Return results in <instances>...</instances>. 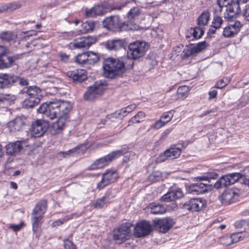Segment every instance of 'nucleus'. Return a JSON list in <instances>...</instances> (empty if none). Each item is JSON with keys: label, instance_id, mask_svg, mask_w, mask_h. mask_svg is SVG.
<instances>
[{"label": "nucleus", "instance_id": "obj_32", "mask_svg": "<svg viewBox=\"0 0 249 249\" xmlns=\"http://www.w3.org/2000/svg\"><path fill=\"white\" fill-rule=\"evenodd\" d=\"M236 228L240 229L241 230L243 229V231H249V220H242L237 221L235 223Z\"/></svg>", "mask_w": 249, "mask_h": 249}, {"label": "nucleus", "instance_id": "obj_13", "mask_svg": "<svg viewBox=\"0 0 249 249\" xmlns=\"http://www.w3.org/2000/svg\"><path fill=\"white\" fill-rule=\"evenodd\" d=\"M27 145L26 142L23 141L9 143L5 146L6 153L11 156H15Z\"/></svg>", "mask_w": 249, "mask_h": 249}, {"label": "nucleus", "instance_id": "obj_39", "mask_svg": "<svg viewBox=\"0 0 249 249\" xmlns=\"http://www.w3.org/2000/svg\"><path fill=\"white\" fill-rule=\"evenodd\" d=\"M219 243L224 246H229L233 244L231 235H225L219 240Z\"/></svg>", "mask_w": 249, "mask_h": 249}, {"label": "nucleus", "instance_id": "obj_54", "mask_svg": "<svg viewBox=\"0 0 249 249\" xmlns=\"http://www.w3.org/2000/svg\"><path fill=\"white\" fill-rule=\"evenodd\" d=\"M64 242V248L65 249H76L75 246L72 242L69 240H65Z\"/></svg>", "mask_w": 249, "mask_h": 249}, {"label": "nucleus", "instance_id": "obj_10", "mask_svg": "<svg viewBox=\"0 0 249 249\" xmlns=\"http://www.w3.org/2000/svg\"><path fill=\"white\" fill-rule=\"evenodd\" d=\"M152 231V225L146 221L138 223L134 228V235L137 237L147 236Z\"/></svg>", "mask_w": 249, "mask_h": 249}, {"label": "nucleus", "instance_id": "obj_31", "mask_svg": "<svg viewBox=\"0 0 249 249\" xmlns=\"http://www.w3.org/2000/svg\"><path fill=\"white\" fill-rule=\"evenodd\" d=\"M108 196H105L97 199L95 201H92L90 203V206L96 209H101L105 206L106 203L108 202Z\"/></svg>", "mask_w": 249, "mask_h": 249}, {"label": "nucleus", "instance_id": "obj_58", "mask_svg": "<svg viewBox=\"0 0 249 249\" xmlns=\"http://www.w3.org/2000/svg\"><path fill=\"white\" fill-rule=\"evenodd\" d=\"M243 14L245 18L249 21V4L246 5Z\"/></svg>", "mask_w": 249, "mask_h": 249}, {"label": "nucleus", "instance_id": "obj_60", "mask_svg": "<svg viewBox=\"0 0 249 249\" xmlns=\"http://www.w3.org/2000/svg\"><path fill=\"white\" fill-rule=\"evenodd\" d=\"M169 158L165 154V151L162 154H161L158 158L157 161L159 162H162L164 161L167 159Z\"/></svg>", "mask_w": 249, "mask_h": 249}, {"label": "nucleus", "instance_id": "obj_62", "mask_svg": "<svg viewBox=\"0 0 249 249\" xmlns=\"http://www.w3.org/2000/svg\"><path fill=\"white\" fill-rule=\"evenodd\" d=\"M22 227V225H11L10 228L14 231H18L20 230Z\"/></svg>", "mask_w": 249, "mask_h": 249}, {"label": "nucleus", "instance_id": "obj_45", "mask_svg": "<svg viewBox=\"0 0 249 249\" xmlns=\"http://www.w3.org/2000/svg\"><path fill=\"white\" fill-rule=\"evenodd\" d=\"M223 20L221 17L215 16L213 18L212 26L215 28H219L223 23Z\"/></svg>", "mask_w": 249, "mask_h": 249}, {"label": "nucleus", "instance_id": "obj_1", "mask_svg": "<svg viewBox=\"0 0 249 249\" xmlns=\"http://www.w3.org/2000/svg\"><path fill=\"white\" fill-rule=\"evenodd\" d=\"M71 107L69 102L55 100L43 104L38 109V111L42 114L44 117L51 120L58 118L57 121L53 123L52 127L54 130L60 132L69 120V114Z\"/></svg>", "mask_w": 249, "mask_h": 249}, {"label": "nucleus", "instance_id": "obj_64", "mask_svg": "<svg viewBox=\"0 0 249 249\" xmlns=\"http://www.w3.org/2000/svg\"><path fill=\"white\" fill-rule=\"evenodd\" d=\"M212 112H213V110H207V111L204 112L202 114H201L199 116L201 118H202V117H204L205 116L208 115Z\"/></svg>", "mask_w": 249, "mask_h": 249}, {"label": "nucleus", "instance_id": "obj_8", "mask_svg": "<svg viewBox=\"0 0 249 249\" xmlns=\"http://www.w3.org/2000/svg\"><path fill=\"white\" fill-rule=\"evenodd\" d=\"M105 89V86L101 82H96L93 85L89 87L85 93V98L87 100H93L101 96Z\"/></svg>", "mask_w": 249, "mask_h": 249}, {"label": "nucleus", "instance_id": "obj_4", "mask_svg": "<svg viewBox=\"0 0 249 249\" xmlns=\"http://www.w3.org/2000/svg\"><path fill=\"white\" fill-rule=\"evenodd\" d=\"M148 44L144 41H136L129 44L127 52V57L137 59L143 56L148 49Z\"/></svg>", "mask_w": 249, "mask_h": 249}, {"label": "nucleus", "instance_id": "obj_47", "mask_svg": "<svg viewBox=\"0 0 249 249\" xmlns=\"http://www.w3.org/2000/svg\"><path fill=\"white\" fill-rule=\"evenodd\" d=\"M140 13V9L138 7H134L131 9L128 13V18L129 19H133L138 16Z\"/></svg>", "mask_w": 249, "mask_h": 249}, {"label": "nucleus", "instance_id": "obj_50", "mask_svg": "<svg viewBox=\"0 0 249 249\" xmlns=\"http://www.w3.org/2000/svg\"><path fill=\"white\" fill-rule=\"evenodd\" d=\"M136 107L135 105H131L125 107V108H122L121 110L119 111V112L118 113V115L122 114V116L124 117L126 115V113H129L132 111V110L134 109Z\"/></svg>", "mask_w": 249, "mask_h": 249}, {"label": "nucleus", "instance_id": "obj_11", "mask_svg": "<svg viewBox=\"0 0 249 249\" xmlns=\"http://www.w3.org/2000/svg\"><path fill=\"white\" fill-rule=\"evenodd\" d=\"M118 178L117 174L115 170L107 171L102 175V178L97 184V188L102 189L108 184L115 181Z\"/></svg>", "mask_w": 249, "mask_h": 249}, {"label": "nucleus", "instance_id": "obj_35", "mask_svg": "<svg viewBox=\"0 0 249 249\" xmlns=\"http://www.w3.org/2000/svg\"><path fill=\"white\" fill-rule=\"evenodd\" d=\"M21 7V4L18 2L10 3L2 5L4 12L12 11Z\"/></svg>", "mask_w": 249, "mask_h": 249}, {"label": "nucleus", "instance_id": "obj_21", "mask_svg": "<svg viewBox=\"0 0 249 249\" xmlns=\"http://www.w3.org/2000/svg\"><path fill=\"white\" fill-rule=\"evenodd\" d=\"M183 196V194L181 190L178 189L176 190H173L168 192L162 197V200L164 202H171L175 201L177 199L181 198Z\"/></svg>", "mask_w": 249, "mask_h": 249}, {"label": "nucleus", "instance_id": "obj_28", "mask_svg": "<svg viewBox=\"0 0 249 249\" xmlns=\"http://www.w3.org/2000/svg\"><path fill=\"white\" fill-rule=\"evenodd\" d=\"M210 14L208 11H205L197 18V25L198 26L203 28L207 25L210 20Z\"/></svg>", "mask_w": 249, "mask_h": 249}, {"label": "nucleus", "instance_id": "obj_52", "mask_svg": "<svg viewBox=\"0 0 249 249\" xmlns=\"http://www.w3.org/2000/svg\"><path fill=\"white\" fill-rule=\"evenodd\" d=\"M6 56V59H4L3 61H5L8 65H12V64L18 59V56L16 55L10 56L8 53Z\"/></svg>", "mask_w": 249, "mask_h": 249}, {"label": "nucleus", "instance_id": "obj_22", "mask_svg": "<svg viewBox=\"0 0 249 249\" xmlns=\"http://www.w3.org/2000/svg\"><path fill=\"white\" fill-rule=\"evenodd\" d=\"M67 75L72 78L74 81L78 82H82L87 78L86 71L84 70L68 71Z\"/></svg>", "mask_w": 249, "mask_h": 249}, {"label": "nucleus", "instance_id": "obj_26", "mask_svg": "<svg viewBox=\"0 0 249 249\" xmlns=\"http://www.w3.org/2000/svg\"><path fill=\"white\" fill-rule=\"evenodd\" d=\"M181 153V149L174 145L165 151V154L170 159H174L179 157Z\"/></svg>", "mask_w": 249, "mask_h": 249}, {"label": "nucleus", "instance_id": "obj_29", "mask_svg": "<svg viewBox=\"0 0 249 249\" xmlns=\"http://www.w3.org/2000/svg\"><path fill=\"white\" fill-rule=\"evenodd\" d=\"M207 185L203 183H197L192 184L191 187L192 192L196 193V194H203L207 191Z\"/></svg>", "mask_w": 249, "mask_h": 249}, {"label": "nucleus", "instance_id": "obj_40", "mask_svg": "<svg viewBox=\"0 0 249 249\" xmlns=\"http://www.w3.org/2000/svg\"><path fill=\"white\" fill-rule=\"evenodd\" d=\"M145 116L144 112L139 111L135 116L131 118L130 121L133 123H139L143 121Z\"/></svg>", "mask_w": 249, "mask_h": 249}, {"label": "nucleus", "instance_id": "obj_61", "mask_svg": "<svg viewBox=\"0 0 249 249\" xmlns=\"http://www.w3.org/2000/svg\"><path fill=\"white\" fill-rule=\"evenodd\" d=\"M209 99L210 100L216 98L217 96V91L215 90H213L212 91H211L209 92Z\"/></svg>", "mask_w": 249, "mask_h": 249}, {"label": "nucleus", "instance_id": "obj_42", "mask_svg": "<svg viewBox=\"0 0 249 249\" xmlns=\"http://www.w3.org/2000/svg\"><path fill=\"white\" fill-rule=\"evenodd\" d=\"M189 91V88L186 86L179 87L177 90L178 97L183 98L186 96Z\"/></svg>", "mask_w": 249, "mask_h": 249}, {"label": "nucleus", "instance_id": "obj_53", "mask_svg": "<svg viewBox=\"0 0 249 249\" xmlns=\"http://www.w3.org/2000/svg\"><path fill=\"white\" fill-rule=\"evenodd\" d=\"M9 53V49L4 46L0 45V61L3 56H5Z\"/></svg>", "mask_w": 249, "mask_h": 249}, {"label": "nucleus", "instance_id": "obj_24", "mask_svg": "<svg viewBox=\"0 0 249 249\" xmlns=\"http://www.w3.org/2000/svg\"><path fill=\"white\" fill-rule=\"evenodd\" d=\"M107 47L109 50H119L126 46L124 39H115L109 40L107 42Z\"/></svg>", "mask_w": 249, "mask_h": 249}, {"label": "nucleus", "instance_id": "obj_17", "mask_svg": "<svg viewBox=\"0 0 249 249\" xmlns=\"http://www.w3.org/2000/svg\"><path fill=\"white\" fill-rule=\"evenodd\" d=\"M27 123V119L24 116H19L7 124V127L10 131L16 132L21 130Z\"/></svg>", "mask_w": 249, "mask_h": 249}, {"label": "nucleus", "instance_id": "obj_25", "mask_svg": "<svg viewBox=\"0 0 249 249\" xmlns=\"http://www.w3.org/2000/svg\"><path fill=\"white\" fill-rule=\"evenodd\" d=\"M106 10L103 6L98 5L94 6L91 10L86 12V16L88 17H94L105 13Z\"/></svg>", "mask_w": 249, "mask_h": 249}, {"label": "nucleus", "instance_id": "obj_57", "mask_svg": "<svg viewBox=\"0 0 249 249\" xmlns=\"http://www.w3.org/2000/svg\"><path fill=\"white\" fill-rule=\"evenodd\" d=\"M166 124V122L161 120H159L154 124L153 127L155 129H159Z\"/></svg>", "mask_w": 249, "mask_h": 249}, {"label": "nucleus", "instance_id": "obj_48", "mask_svg": "<svg viewBox=\"0 0 249 249\" xmlns=\"http://www.w3.org/2000/svg\"><path fill=\"white\" fill-rule=\"evenodd\" d=\"M229 26L234 31V33L237 34L239 32L242 24L240 21H236L234 23L230 24Z\"/></svg>", "mask_w": 249, "mask_h": 249}, {"label": "nucleus", "instance_id": "obj_37", "mask_svg": "<svg viewBox=\"0 0 249 249\" xmlns=\"http://www.w3.org/2000/svg\"><path fill=\"white\" fill-rule=\"evenodd\" d=\"M242 232L243 231H241L240 232L233 233L230 235L233 244L237 243L238 242L243 240L244 238L247 236L246 235H242Z\"/></svg>", "mask_w": 249, "mask_h": 249}, {"label": "nucleus", "instance_id": "obj_3", "mask_svg": "<svg viewBox=\"0 0 249 249\" xmlns=\"http://www.w3.org/2000/svg\"><path fill=\"white\" fill-rule=\"evenodd\" d=\"M132 225L130 223L122 224L113 231L112 238L117 244H121L131 236Z\"/></svg>", "mask_w": 249, "mask_h": 249}, {"label": "nucleus", "instance_id": "obj_9", "mask_svg": "<svg viewBox=\"0 0 249 249\" xmlns=\"http://www.w3.org/2000/svg\"><path fill=\"white\" fill-rule=\"evenodd\" d=\"M28 96V102L29 103L28 105L30 107H33L34 106L38 105L40 102L41 97L40 89L36 87H30L26 89L24 91Z\"/></svg>", "mask_w": 249, "mask_h": 249}, {"label": "nucleus", "instance_id": "obj_27", "mask_svg": "<svg viewBox=\"0 0 249 249\" xmlns=\"http://www.w3.org/2000/svg\"><path fill=\"white\" fill-rule=\"evenodd\" d=\"M17 38V35L12 31H3L0 33V39L4 41L15 42Z\"/></svg>", "mask_w": 249, "mask_h": 249}, {"label": "nucleus", "instance_id": "obj_15", "mask_svg": "<svg viewBox=\"0 0 249 249\" xmlns=\"http://www.w3.org/2000/svg\"><path fill=\"white\" fill-rule=\"evenodd\" d=\"M238 197V193L234 189H228L219 196V199L222 204L228 205L233 203Z\"/></svg>", "mask_w": 249, "mask_h": 249}, {"label": "nucleus", "instance_id": "obj_16", "mask_svg": "<svg viewBox=\"0 0 249 249\" xmlns=\"http://www.w3.org/2000/svg\"><path fill=\"white\" fill-rule=\"evenodd\" d=\"M47 130L46 124L42 120H37L33 123L31 128V134L35 138L42 136Z\"/></svg>", "mask_w": 249, "mask_h": 249}, {"label": "nucleus", "instance_id": "obj_59", "mask_svg": "<svg viewBox=\"0 0 249 249\" xmlns=\"http://www.w3.org/2000/svg\"><path fill=\"white\" fill-rule=\"evenodd\" d=\"M79 216L77 213H74L70 215H67L63 217V219L64 222H66L70 219H71L74 217L77 218Z\"/></svg>", "mask_w": 249, "mask_h": 249}, {"label": "nucleus", "instance_id": "obj_12", "mask_svg": "<svg viewBox=\"0 0 249 249\" xmlns=\"http://www.w3.org/2000/svg\"><path fill=\"white\" fill-rule=\"evenodd\" d=\"M97 41L96 36H87L82 37L74 40L73 47L77 49L89 48L91 45Z\"/></svg>", "mask_w": 249, "mask_h": 249}, {"label": "nucleus", "instance_id": "obj_38", "mask_svg": "<svg viewBox=\"0 0 249 249\" xmlns=\"http://www.w3.org/2000/svg\"><path fill=\"white\" fill-rule=\"evenodd\" d=\"M87 59L88 57L86 52L78 54L76 57L75 61L81 65L86 64H88Z\"/></svg>", "mask_w": 249, "mask_h": 249}, {"label": "nucleus", "instance_id": "obj_34", "mask_svg": "<svg viewBox=\"0 0 249 249\" xmlns=\"http://www.w3.org/2000/svg\"><path fill=\"white\" fill-rule=\"evenodd\" d=\"M218 177V174L215 172H211L204 174L201 176L197 177L199 180H209L211 179H216Z\"/></svg>", "mask_w": 249, "mask_h": 249}, {"label": "nucleus", "instance_id": "obj_55", "mask_svg": "<svg viewBox=\"0 0 249 249\" xmlns=\"http://www.w3.org/2000/svg\"><path fill=\"white\" fill-rule=\"evenodd\" d=\"M229 82L230 80L228 79L227 82H225L223 79L220 80L216 83L215 87L217 89H222L225 87Z\"/></svg>", "mask_w": 249, "mask_h": 249}, {"label": "nucleus", "instance_id": "obj_18", "mask_svg": "<svg viewBox=\"0 0 249 249\" xmlns=\"http://www.w3.org/2000/svg\"><path fill=\"white\" fill-rule=\"evenodd\" d=\"M154 224L155 227L159 230L160 231L166 233L172 227L174 224V222L172 218L168 217L155 220Z\"/></svg>", "mask_w": 249, "mask_h": 249}, {"label": "nucleus", "instance_id": "obj_33", "mask_svg": "<svg viewBox=\"0 0 249 249\" xmlns=\"http://www.w3.org/2000/svg\"><path fill=\"white\" fill-rule=\"evenodd\" d=\"M151 213L153 214H162L166 212L165 208L160 204L150 205Z\"/></svg>", "mask_w": 249, "mask_h": 249}, {"label": "nucleus", "instance_id": "obj_63", "mask_svg": "<svg viewBox=\"0 0 249 249\" xmlns=\"http://www.w3.org/2000/svg\"><path fill=\"white\" fill-rule=\"evenodd\" d=\"M64 222H65L63 219H59V220L55 221L54 222H53V226L55 227L56 226H59V225L63 224Z\"/></svg>", "mask_w": 249, "mask_h": 249}, {"label": "nucleus", "instance_id": "obj_5", "mask_svg": "<svg viewBox=\"0 0 249 249\" xmlns=\"http://www.w3.org/2000/svg\"><path fill=\"white\" fill-rule=\"evenodd\" d=\"M124 154L122 150L112 152L108 155L96 160L89 167V170H96L107 166L111 161Z\"/></svg>", "mask_w": 249, "mask_h": 249}, {"label": "nucleus", "instance_id": "obj_43", "mask_svg": "<svg viewBox=\"0 0 249 249\" xmlns=\"http://www.w3.org/2000/svg\"><path fill=\"white\" fill-rule=\"evenodd\" d=\"M204 32L203 28L198 26L194 28L192 34L195 38H199L203 35Z\"/></svg>", "mask_w": 249, "mask_h": 249}, {"label": "nucleus", "instance_id": "obj_46", "mask_svg": "<svg viewBox=\"0 0 249 249\" xmlns=\"http://www.w3.org/2000/svg\"><path fill=\"white\" fill-rule=\"evenodd\" d=\"M207 46V44L205 42H201L198 43L196 46H193L192 48L194 49V52L196 53L205 49Z\"/></svg>", "mask_w": 249, "mask_h": 249}, {"label": "nucleus", "instance_id": "obj_44", "mask_svg": "<svg viewBox=\"0 0 249 249\" xmlns=\"http://www.w3.org/2000/svg\"><path fill=\"white\" fill-rule=\"evenodd\" d=\"M236 35L234 31L228 25L223 30V35L226 37H231Z\"/></svg>", "mask_w": 249, "mask_h": 249}, {"label": "nucleus", "instance_id": "obj_41", "mask_svg": "<svg viewBox=\"0 0 249 249\" xmlns=\"http://www.w3.org/2000/svg\"><path fill=\"white\" fill-rule=\"evenodd\" d=\"M41 218L42 217L32 215V228L34 231L38 229L39 224L41 223Z\"/></svg>", "mask_w": 249, "mask_h": 249}, {"label": "nucleus", "instance_id": "obj_56", "mask_svg": "<svg viewBox=\"0 0 249 249\" xmlns=\"http://www.w3.org/2000/svg\"><path fill=\"white\" fill-rule=\"evenodd\" d=\"M75 150V149H72L65 152H60L58 153V155L59 156H62L64 158H66L71 155L72 153H73Z\"/></svg>", "mask_w": 249, "mask_h": 249}, {"label": "nucleus", "instance_id": "obj_51", "mask_svg": "<svg viewBox=\"0 0 249 249\" xmlns=\"http://www.w3.org/2000/svg\"><path fill=\"white\" fill-rule=\"evenodd\" d=\"M173 116V115L172 114L171 111H169L164 113L161 117V119H163V121L167 124L171 120Z\"/></svg>", "mask_w": 249, "mask_h": 249}, {"label": "nucleus", "instance_id": "obj_14", "mask_svg": "<svg viewBox=\"0 0 249 249\" xmlns=\"http://www.w3.org/2000/svg\"><path fill=\"white\" fill-rule=\"evenodd\" d=\"M204 206V200L199 198L191 199L184 203L182 209L184 210L198 212L201 210Z\"/></svg>", "mask_w": 249, "mask_h": 249}, {"label": "nucleus", "instance_id": "obj_7", "mask_svg": "<svg viewBox=\"0 0 249 249\" xmlns=\"http://www.w3.org/2000/svg\"><path fill=\"white\" fill-rule=\"evenodd\" d=\"M16 82H18L22 86L28 85V82L25 79L18 78L12 74L0 73V88H8Z\"/></svg>", "mask_w": 249, "mask_h": 249}, {"label": "nucleus", "instance_id": "obj_36", "mask_svg": "<svg viewBox=\"0 0 249 249\" xmlns=\"http://www.w3.org/2000/svg\"><path fill=\"white\" fill-rule=\"evenodd\" d=\"M87 61L88 64H93L97 62L99 60V56L98 55L92 52H87Z\"/></svg>", "mask_w": 249, "mask_h": 249}, {"label": "nucleus", "instance_id": "obj_6", "mask_svg": "<svg viewBox=\"0 0 249 249\" xmlns=\"http://www.w3.org/2000/svg\"><path fill=\"white\" fill-rule=\"evenodd\" d=\"M243 176V175L239 173H233L223 176L214 184V187L217 189L227 187L234 184Z\"/></svg>", "mask_w": 249, "mask_h": 249}, {"label": "nucleus", "instance_id": "obj_23", "mask_svg": "<svg viewBox=\"0 0 249 249\" xmlns=\"http://www.w3.org/2000/svg\"><path fill=\"white\" fill-rule=\"evenodd\" d=\"M47 207V203L46 200H42L40 201L36 204L34 208L32 215L42 217L46 211Z\"/></svg>", "mask_w": 249, "mask_h": 249}, {"label": "nucleus", "instance_id": "obj_2", "mask_svg": "<svg viewBox=\"0 0 249 249\" xmlns=\"http://www.w3.org/2000/svg\"><path fill=\"white\" fill-rule=\"evenodd\" d=\"M104 74L108 78H114L125 71L124 63L118 59L108 58L105 60L103 65Z\"/></svg>", "mask_w": 249, "mask_h": 249}, {"label": "nucleus", "instance_id": "obj_30", "mask_svg": "<svg viewBox=\"0 0 249 249\" xmlns=\"http://www.w3.org/2000/svg\"><path fill=\"white\" fill-rule=\"evenodd\" d=\"M95 22L92 21H87L83 22L81 25L80 32L81 34H86L92 31L95 26Z\"/></svg>", "mask_w": 249, "mask_h": 249}, {"label": "nucleus", "instance_id": "obj_19", "mask_svg": "<svg viewBox=\"0 0 249 249\" xmlns=\"http://www.w3.org/2000/svg\"><path fill=\"white\" fill-rule=\"evenodd\" d=\"M120 22L118 16L107 17L103 21L104 28L110 30H120Z\"/></svg>", "mask_w": 249, "mask_h": 249}, {"label": "nucleus", "instance_id": "obj_49", "mask_svg": "<svg viewBox=\"0 0 249 249\" xmlns=\"http://www.w3.org/2000/svg\"><path fill=\"white\" fill-rule=\"evenodd\" d=\"M194 52V49L193 48H188L187 49H185L181 54V56L182 58L185 59L189 57L192 55L195 54Z\"/></svg>", "mask_w": 249, "mask_h": 249}, {"label": "nucleus", "instance_id": "obj_20", "mask_svg": "<svg viewBox=\"0 0 249 249\" xmlns=\"http://www.w3.org/2000/svg\"><path fill=\"white\" fill-rule=\"evenodd\" d=\"M248 0H237L235 1H233L227 10V16L226 17L228 18H232L236 15L240 13V4L242 3L244 4Z\"/></svg>", "mask_w": 249, "mask_h": 249}]
</instances>
